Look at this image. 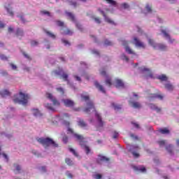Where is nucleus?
<instances>
[{"mask_svg": "<svg viewBox=\"0 0 179 179\" xmlns=\"http://www.w3.org/2000/svg\"><path fill=\"white\" fill-rule=\"evenodd\" d=\"M92 54H94V55H96L97 57H99V55H100V53L99 52V51H97L96 50H92Z\"/></svg>", "mask_w": 179, "mask_h": 179, "instance_id": "54", "label": "nucleus"}, {"mask_svg": "<svg viewBox=\"0 0 179 179\" xmlns=\"http://www.w3.org/2000/svg\"><path fill=\"white\" fill-rule=\"evenodd\" d=\"M120 58L121 59H122V61H125L126 62H128L129 61V58L124 53H122L121 55Z\"/></svg>", "mask_w": 179, "mask_h": 179, "instance_id": "36", "label": "nucleus"}, {"mask_svg": "<svg viewBox=\"0 0 179 179\" xmlns=\"http://www.w3.org/2000/svg\"><path fill=\"white\" fill-rule=\"evenodd\" d=\"M10 66H11V68H12V69H13V71H16V69H17V66H16V65H15V64H13V63H10Z\"/></svg>", "mask_w": 179, "mask_h": 179, "instance_id": "58", "label": "nucleus"}, {"mask_svg": "<svg viewBox=\"0 0 179 179\" xmlns=\"http://www.w3.org/2000/svg\"><path fill=\"white\" fill-rule=\"evenodd\" d=\"M151 12H152V7L149 4H147L145 6V10L144 11V13H151Z\"/></svg>", "mask_w": 179, "mask_h": 179, "instance_id": "37", "label": "nucleus"}, {"mask_svg": "<svg viewBox=\"0 0 179 179\" xmlns=\"http://www.w3.org/2000/svg\"><path fill=\"white\" fill-rule=\"evenodd\" d=\"M131 125H133V127L134 128H136V129H139L141 128V127L139 126V124H138V122H132Z\"/></svg>", "mask_w": 179, "mask_h": 179, "instance_id": "45", "label": "nucleus"}, {"mask_svg": "<svg viewBox=\"0 0 179 179\" xmlns=\"http://www.w3.org/2000/svg\"><path fill=\"white\" fill-rule=\"evenodd\" d=\"M94 86L99 90V92H101V93H106V90H104V87H103V85H100L99 82L95 81L94 82Z\"/></svg>", "mask_w": 179, "mask_h": 179, "instance_id": "30", "label": "nucleus"}, {"mask_svg": "<svg viewBox=\"0 0 179 179\" xmlns=\"http://www.w3.org/2000/svg\"><path fill=\"white\" fill-rule=\"evenodd\" d=\"M38 142L43 145L45 149H47V148H50V146H52L53 148H58V144H57L54 140L50 138H38Z\"/></svg>", "mask_w": 179, "mask_h": 179, "instance_id": "5", "label": "nucleus"}, {"mask_svg": "<svg viewBox=\"0 0 179 179\" xmlns=\"http://www.w3.org/2000/svg\"><path fill=\"white\" fill-rule=\"evenodd\" d=\"M127 150H129V152H131L132 153L134 157H139V153H138V150H139V147L138 145H129L127 146Z\"/></svg>", "mask_w": 179, "mask_h": 179, "instance_id": "13", "label": "nucleus"}, {"mask_svg": "<svg viewBox=\"0 0 179 179\" xmlns=\"http://www.w3.org/2000/svg\"><path fill=\"white\" fill-rule=\"evenodd\" d=\"M45 32L48 37H50V38H55V34H52L51 31L45 30Z\"/></svg>", "mask_w": 179, "mask_h": 179, "instance_id": "39", "label": "nucleus"}, {"mask_svg": "<svg viewBox=\"0 0 179 179\" xmlns=\"http://www.w3.org/2000/svg\"><path fill=\"white\" fill-rule=\"evenodd\" d=\"M6 9L8 13L10 15V16H13L14 13L13 11L12 10V8H6Z\"/></svg>", "mask_w": 179, "mask_h": 179, "instance_id": "47", "label": "nucleus"}, {"mask_svg": "<svg viewBox=\"0 0 179 179\" xmlns=\"http://www.w3.org/2000/svg\"><path fill=\"white\" fill-rule=\"evenodd\" d=\"M66 176L69 178H72L73 176L72 173H71L69 171H67L66 173Z\"/></svg>", "mask_w": 179, "mask_h": 179, "instance_id": "59", "label": "nucleus"}, {"mask_svg": "<svg viewBox=\"0 0 179 179\" xmlns=\"http://www.w3.org/2000/svg\"><path fill=\"white\" fill-rule=\"evenodd\" d=\"M135 68L138 70V73H141L143 75V76H145L147 79H153L155 78L153 76V73H152V71L150 69L145 66H141L138 67V64H136Z\"/></svg>", "mask_w": 179, "mask_h": 179, "instance_id": "4", "label": "nucleus"}, {"mask_svg": "<svg viewBox=\"0 0 179 179\" xmlns=\"http://www.w3.org/2000/svg\"><path fill=\"white\" fill-rule=\"evenodd\" d=\"M63 124L67 127V132L68 134H71L73 138L77 139L78 142H80V145H81L82 148L85 151L87 155H90V148L86 145V143H83V136L76 134L72 129L69 127V122L64 121Z\"/></svg>", "mask_w": 179, "mask_h": 179, "instance_id": "2", "label": "nucleus"}, {"mask_svg": "<svg viewBox=\"0 0 179 179\" xmlns=\"http://www.w3.org/2000/svg\"><path fill=\"white\" fill-rule=\"evenodd\" d=\"M10 92H9V91H8L7 90H3L0 91V96H1V97H5L6 96H10Z\"/></svg>", "mask_w": 179, "mask_h": 179, "instance_id": "33", "label": "nucleus"}, {"mask_svg": "<svg viewBox=\"0 0 179 179\" xmlns=\"http://www.w3.org/2000/svg\"><path fill=\"white\" fill-rule=\"evenodd\" d=\"M92 19H94L95 23H97L98 24H100L101 23V20H100L99 17H95L94 15L92 16Z\"/></svg>", "mask_w": 179, "mask_h": 179, "instance_id": "42", "label": "nucleus"}, {"mask_svg": "<svg viewBox=\"0 0 179 179\" xmlns=\"http://www.w3.org/2000/svg\"><path fill=\"white\" fill-rule=\"evenodd\" d=\"M121 6L124 8V9H129V4L127 3H123L121 4Z\"/></svg>", "mask_w": 179, "mask_h": 179, "instance_id": "50", "label": "nucleus"}, {"mask_svg": "<svg viewBox=\"0 0 179 179\" xmlns=\"http://www.w3.org/2000/svg\"><path fill=\"white\" fill-rule=\"evenodd\" d=\"M13 101L15 104H23V92H20L14 96Z\"/></svg>", "mask_w": 179, "mask_h": 179, "instance_id": "16", "label": "nucleus"}, {"mask_svg": "<svg viewBox=\"0 0 179 179\" xmlns=\"http://www.w3.org/2000/svg\"><path fill=\"white\" fill-rule=\"evenodd\" d=\"M65 162L66 163V164L68 166H73V164H74L73 161H72V159H71L69 158H66Z\"/></svg>", "mask_w": 179, "mask_h": 179, "instance_id": "38", "label": "nucleus"}, {"mask_svg": "<svg viewBox=\"0 0 179 179\" xmlns=\"http://www.w3.org/2000/svg\"><path fill=\"white\" fill-rule=\"evenodd\" d=\"M13 170L15 174H19V173L22 171V166H20L19 164H14L13 165Z\"/></svg>", "mask_w": 179, "mask_h": 179, "instance_id": "27", "label": "nucleus"}, {"mask_svg": "<svg viewBox=\"0 0 179 179\" xmlns=\"http://www.w3.org/2000/svg\"><path fill=\"white\" fill-rule=\"evenodd\" d=\"M56 90L57 92H58L59 93H60V94H64V88L59 87H56Z\"/></svg>", "mask_w": 179, "mask_h": 179, "instance_id": "46", "label": "nucleus"}, {"mask_svg": "<svg viewBox=\"0 0 179 179\" xmlns=\"http://www.w3.org/2000/svg\"><path fill=\"white\" fill-rule=\"evenodd\" d=\"M81 99L87 103L86 107L83 108L84 113H86L87 114L94 113L96 118V121L90 119V124L94 125L98 131H101V129H103V127L104 126V122L101 120V116L97 112V110H96V108H94V103H93L92 101H90L89 94H87V93L82 94Z\"/></svg>", "mask_w": 179, "mask_h": 179, "instance_id": "1", "label": "nucleus"}, {"mask_svg": "<svg viewBox=\"0 0 179 179\" xmlns=\"http://www.w3.org/2000/svg\"><path fill=\"white\" fill-rule=\"evenodd\" d=\"M148 43L154 50H161V51L167 50V45L163 43H156L153 39L149 38Z\"/></svg>", "mask_w": 179, "mask_h": 179, "instance_id": "8", "label": "nucleus"}, {"mask_svg": "<svg viewBox=\"0 0 179 179\" xmlns=\"http://www.w3.org/2000/svg\"><path fill=\"white\" fill-rule=\"evenodd\" d=\"M158 145L161 148H166V150L169 155H173V145L171 144L167 145V141L160 140L158 141Z\"/></svg>", "mask_w": 179, "mask_h": 179, "instance_id": "11", "label": "nucleus"}, {"mask_svg": "<svg viewBox=\"0 0 179 179\" xmlns=\"http://www.w3.org/2000/svg\"><path fill=\"white\" fill-rule=\"evenodd\" d=\"M112 107L114 108L115 110H121V105H118L117 103H112Z\"/></svg>", "mask_w": 179, "mask_h": 179, "instance_id": "40", "label": "nucleus"}, {"mask_svg": "<svg viewBox=\"0 0 179 179\" xmlns=\"http://www.w3.org/2000/svg\"><path fill=\"white\" fill-rule=\"evenodd\" d=\"M159 132L161 134H162L163 135H169V134H170V130L168 129L164 128V129H160Z\"/></svg>", "mask_w": 179, "mask_h": 179, "instance_id": "35", "label": "nucleus"}, {"mask_svg": "<svg viewBox=\"0 0 179 179\" xmlns=\"http://www.w3.org/2000/svg\"><path fill=\"white\" fill-rule=\"evenodd\" d=\"M150 97V99H158V100H163L164 96L162 94H153Z\"/></svg>", "mask_w": 179, "mask_h": 179, "instance_id": "32", "label": "nucleus"}, {"mask_svg": "<svg viewBox=\"0 0 179 179\" xmlns=\"http://www.w3.org/2000/svg\"><path fill=\"white\" fill-rule=\"evenodd\" d=\"M99 11L101 13V15H103L105 22H106L109 24H111L112 26H115V24H117V23H115V22H114V20H113L111 18H110L108 16H107V14H106V13L104 11H103L100 9H99Z\"/></svg>", "mask_w": 179, "mask_h": 179, "instance_id": "18", "label": "nucleus"}, {"mask_svg": "<svg viewBox=\"0 0 179 179\" xmlns=\"http://www.w3.org/2000/svg\"><path fill=\"white\" fill-rule=\"evenodd\" d=\"M23 55H24V59H27V61H31V57H30V55H27V53L24 52Z\"/></svg>", "mask_w": 179, "mask_h": 179, "instance_id": "44", "label": "nucleus"}, {"mask_svg": "<svg viewBox=\"0 0 179 179\" xmlns=\"http://www.w3.org/2000/svg\"><path fill=\"white\" fill-rule=\"evenodd\" d=\"M130 137L134 140V141H138V136H135L134 134H130Z\"/></svg>", "mask_w": 179, "mask_h": 179, "instance_id": "53", "label": "nucleus"}, {"mask_svg": "<svg viewBox=\"0 0 179 179\" xmlns=\"http://www.w3.org/2000/svg\"><path fill=\"white\" fill-rule=\"evenodd\" d=\"M165 89L168 90L169 92H173L174 90V85L170 83L169 81H166L164 83Z\"/></svg>", "mask_w": 179, "mask_h": 179, "instance_id": "23", "label": "nucleus"}, {"mask_svg": "<svg viewBox=\"0 0 179 179\" xmlns=\"http://www.w3.org/2000/svg\"><path fill=\"white\" fill-rule=\"evenodd\" d=\"M73 78H74L75 80H77V82H79V83L82 82V79L80 78V77L79 76L74 75Z\"/></svg>", "mask_w": 179, "mask_h": 179, "instance_id": "49", "label": "nucleus"}, {"mask_svg": "<svg viewBox=\"0 0 179 179\" xmlns=\"http://www.w3.org/2000/svg\"><path fill=\"white\" fill-rule=\"evenodd\" d=\"M69 151L74 155V156H78V153H76V151L73 150V148H69Z\"/></svg>", "mask_w": 179, "mask_h": 179, "instance_id": "57", "label": "nucleus"}, {"mask_svg": "<svg viewBox=\"0 0 179 179\" xmlns=\"http://www.w3.org/2000/svg\"><path fill=\"white\" fill-rule=\"evenodd\" d=\"M108 160V158L106 157L105 156L99 155L96 162L98 164H103V163H107Z\"/></svg>", "mask_w": 179, "mask_h": 179, "instance_id": "22", "label": "nucleus"}, {"mask_svg": "<svg viewBox=\"0 0 179 179\" xmlns=\"http://www.w3.org/2000/svg\"><path fill=\"white\" fill-rule=\"evenodd\" d=\"M70 117V114L64 113L63 115V118L59 116H54L49 119V122H51V124H53V125H57L59 121H62V120H65V118H69Z\"/></svg>", "mask_w": 179, "mask_h": 179, "instance_id": "10", "label": "nucleus"}, {"mask_svg": "<svg viewBox=\"0 0 179 179\" xmlns=\"http://www.w3.org/2000/svg\"><path fill=\"white\" fill-rule=\"evenodd\" d=\"M139 99V96L136 94H134L133 96L131 98L129 101V104L133 108H142V104L141 103L136 101Z\"/></svg>", "mask_w": 179, "mask_h": 179, "instance_id": "9", "label": "nucleus"}, {"mask_svg": "<svg viewBox=\"0 0 179 179\" xmlns=\"http://www.w3.org/2000/svg\"><path fill=\"white\" fill-rule=\"evenodd\" d=\"M69 3L71 5V6L76 7V2L69 1Z\"/></svg>", "mask_w": 179, "mask_h": 179, "instance_id": "61", "label": "nucleus"}, {"mask_svg": "<svg viewBox=\"0 0 179 179\" xmlns=\"http://www.w3.org/2000/svg\"><path fill=\"white\" fill-rule=\"evenodd\" d=\"M80 76H85V79H87V80H89L90 78H89V74L85 72L80 73Z\"/></svg>", "mask_w": 179, "mask_h": 179, "instance_id": "48", "label": "nucleus"}, {"mask_svg": "<svg viewBox=\"0 0 179 179\" xmlns=\"http://www.w3.org/2000/svg\"><path fill=\"white\" fill-rule=\"evenodd\" d=\"M78 127H80V128H83V129H87V124L83 119L78 120Z\"/></svg>", "mask_w": 179, "mask_h": 179, "instance_id": "25", "label": "nucleus"}, {"mask_svg": "<svg viewBox=\"0 0 179 179\" xmlns=\"http://www.w3.org/2000/svg\"><path fill=\"white\" fill-rule=\"evenodd\" d=\"M63 142L64 143H66V142H68V137L66 136L63 137Z\"/></svg>", "mask_w": 179, "mask_h": 179, "instance_id": "64", "label": "nucleus"}, {"mask_svg": "<svg viewBox=\"0 0 179 179\" xmlns=\"http://www.w3.org/2000/svg\"><path fill=\"white\" fill-rule=\"evenodd\" d=\"M56 24L57 26H59V27H62L60 29V31L62 34H64L65 36H72L73 34V31L65 27L63 22L61 21H56Z\"/></svg>", "mask_w": 179, "mask_h": 179, "instance_id": "7", "label": "nucleus"}, {"mask_svg": "<svg viewBox=\"0 0 179 179\" xmlns=\"http://www.w3.org/2000/svg\"><path fill=\"white\" fill-rule=\"evenodd\" d=\"M134 170H137L138 171H141V173H145L146 168L145 166H134Z\"/></svg>", "mask_w": 179, "mask_h": 179, "instance_id": "34", "label": "nucleus"}, {"mask_svg": "<svg viewBox=\"0 0 179 179\" xmlns=\"http://www.w3.org/2000/svg\"><path fill=\"white\" fill-rule=\"evenodd\" d=\"M62 101L66 107H73L75 106V102L71 99H63Z\"/></svg>", "mask_w": 179, "mask_h": 179, "instance_id": "26", "label": "nucleus"}, {"mask_svg": "<svg viewBox=\"0 0 179 179\" xmlns=\"http://www.w3.org/2000/svg\"><path fill=\"white\" fill-rule=\"evenodd\" d=\"M107 3L110 5L109 9H106V12H110V13H115V10L117 9V2L114 0H105Z\"/></svg>", "mask_w": 179, "mask_h": 179, "instance_id": "14", "label": "nucleus"}, {"mask_svg": "<svg viewBox=\"0 0 179 179\" xmlns=\"http://www.w3.org/2000/svg\"><path fill=\"white\" fill-rule=\"evenodd\" d=\"M62 41L63 44H64V45H68V46L71 45L69 42L66 39H62Z\"/></svg>", "mask_w": 179, "mask_h": 179, "instance_id": "52", "label": "nucleus"}, {"mask_svg": "<svg viewBox=\"0 0 179 179\" xmlns=\"http://www.w3.org/2000/svg\"><path fill=\"white\" fill-rule=\"evenodd\" d=\"M1 75H2V76H5V75H8V73L6 71H1L0 72Z\"/></svg>", "mask_w": 179, "mask_h": 179, "instance_id": "63", "label": "nucleus"}, {"mask_svg": "<svg viewBox=\"0 0 179 179\" xmlns=\"http://www.w3.org/2000/svg\"><path fill=\"white\" fill-rule=\"evenodd\" d=\"M41 13L43 16H51V13L47 10H42L41 11Z\"/></svg>", "mask_w": 179, "mask_h": 179, "instance_id": "43", "label": "nucleus"}, {"mask_svg": "<svg viewBox=\"0 0 179 179\" xmlns=\"http://www.w3.org/2000/svg\"><path fill=\"white\" fill-rule=\"evenodd\" d=\"M52 73L53 75H56V76H62V79L67 82V85L72 86V84H71V82L68 80V75L64 73L62 69L55 70Z\"/></svg>", "mask_w": 179, "mask_h": 179, "instance_id": "12", "label": "nucleus"}, {"mask_svg": "<svg viewBox=\"0 0 179 179\" xmlns=\"http://www.w3.org/2000/svg\"><path fill=\"white\" fill-rule=\"evenodd\" d=\"M30 100H31V96L27 92L23 93V106H29L30 103Z\"/></svg>", "mask_w": 179, "mask_h": 179, "instance_id": "21", "label": "nucleus"}, {"mask_svg": "<svg viewBox=\"0 0 179 179\" xmlns=\"http://www.w3.org/2000/svg\"><path fill=\"white\" fill-rule=\"evenodd\" d=\"M169 31L167 29L161 30L163 37L166 38V40H167L169 43H170V44H173V43H176V39L171 38V37L170 36V34H169Z\"/></svg>", "mask_w": 179, "mask_h": 179, "instance_id": "15", "label": "nucleus"}, {"mask_svg": "<svg viewBox=\"0 0 179 179\" xmlns=\"http://www.w3.org/2000/svg\"><path fill=\"white\" fill-rule=\"evenodd\" d=\"M148 106L151 110L156 111V113H160V111H162V108L156 106L155 104L150 103Z\"/></svg>", "mask_w": 179, "mask_h": 179, "instance_id": "28", "label": "nucleus"}, {"mask_svg": "<svg viewBox=\"0 0 179 179\" xmlns=\"http://www.w3.org/2000/svg\"><path fill=\"white\" fill-rule=\"evenodd\" d=\"M0 58L1 59H2V61H8V57H6V56H5L4 55H1Z\"/></svg>", "mask_w": 179, "mask_h": 179, "instance_id": "55", "label": "nucleus"}, {"mask_svg": "<svg viewBox=\"0 0 179 179\" xmlns=\"http://www.w3.org/2000/svg\"><path fill=\"white\" fill-rule=\"evenodd\" d=\"M133 44L137 48H145L146 45L142 41H141L138 38L134 37L133 40Z\"/></svg>", "mask_w": 179, "mask_h": 179, "instance_id": "19", "label": "nucleus"}, {"mask_svg": "<svg viewBox=\"0 0 179 179\" xmlns=\"http://www.w3.org/2000/svg\"><path fill=\"white\" fill-rule=\"evenodd\" d=\"M136 30L138 33H141L142 34V33H143L142 31V29L139 27H136Z\"/></svg>", "mask_w": 179, "mask_h": 179, "instance_id": "62", "label": "nucleus"}, {"mask_svg": "<svg viewBox=\"0 0 179 179\" xmlns=\"http://www.w3.org/2000/svg\"><path fill=\"white\" fill-rule=\"evenodd\" d=\"M66 15L67 16V17H69V20H71V22H73L74 23H76V27H78V29H79V30H82V25L76 22V20L75 19V15H73L72 13L66 12Z\"/></svg>", "mask_w": 179, "mask_h": 179, "instance_id": "17", "label": "nucleus"}, {"mask_svg": "<svg viewBox=\"0 0 179 179\" xmlns=\"http://www.w3.org/2000/svg\"><path fill=\"white\" fill-rule=\"evenodd\" d=\"M93 178L95 179H101V175L99 173H95L93 175Z\"/></svg>", "mask_w": 179, "mask_h": 179, "instance_id": "51", "label": "nucleus"}, {"mask_svg": "<svg viewBox=\"0 0 179 179\" xmlns=\"http://www.w3.org/2000/svg\"><path fill=\"white\" fill-rule=\"evenodd\" d=\"M119 136V134H118V132H117V131H114L113 132V139H117V137Z\"/></svg>", "mask_w": 179, "mask_h": 179, "instance_id": "56", "label": "nucleus"}, {"mask_svg": "<svg viewBox=\"0 0 179 179\" xmlns=\"http://www.w3.org/2000/svg\"><path fill=\"white\" fill-rule=\"evenodd\" d=\"M46 97L47 99H49V100H50V101H52V103H53V106H59V102L58 101V100H57L56 98H55L54 95H52V94L51 93H47L46 94Z\"/></svg>", "mask_w": 179, "mask_h": 179, "instance_id": "20", "label": "nucleus"}, {"mask_svg": "<svg viewBox=\"0 0 179 179\" xmlns=\"http://www.w3.org/2000/svg\"><path fill=\"white\" fill-rule=\"evenodd\" d=\"M100 73L102 75V76H105L106 78V85L107 86H115V87H117L118 89L124 87V81L120 78L115 79L114 82L111 80V76H109L108 73H106V70L104 69H102L100 70Z\"/></svg>", "mask_w": 179, "mask_h": 179, "instance_id": "3", "label": "nucleus"}, {"mask_svg": "<svg viewBox=\"0 0 179 179\" xmlns=\"http://www.w3.org/2000/svg\"><path fill=\"white\" fill-rule=\"evenodd\" d=\"M30 45L31 47H37V45H38V41L36 40H31L30 41Z\"/></svg>", "mask_w": 179, "mask_h": 179, "instance_id": "41", "label": "nucleus"}, {"mask_svg": "<svg viewBox=\"0 0 179 179\" xmlns=\"http://www.w3.org/2000/svg\"><path fill=\"white\" fill-rule=\"evenodd\" d=\"M31 113L34 117H41V112L37 108H33L31 109Z\"/></svg>", "mask_w": 179, "mask_h": 179, "instance_id": "24", "label": "nucleus"}, {"mask_svg": "<svg viewBox=\"0 0 179 179\" xmlns=\"http://www.w3.org/2000/svg\"><path fill=\"white\" fill-rule=\"evenodd\" d=\"M44 107L45 108H47L48 110H49L50 111H55V108H54V106H52V105L51 103H45Z\"/></svg>", "mask_w": 179, "mask_h": 179, "instance_id": "31", "label": "nucleus"}, {"mask_svg": "<svg viewBox=\"0 0 179 179\" xmlns=\"http://www.w3.org/2000/svg\"><path fill=\"white\" fill-rule=\"evenodd\" d=\"M105 45H111V43L108 40L105 41Z\"/></svg>", "mask_w": 179, "mask_h": 179, "instance_id": "60", "label": "nucleus"}, {"mask_svg": "<svg viewBox=\"0 0 179 179\" xmlns=\"http://www.w3.org/2000/svg\"><path fill=\"white\" fill-rule=\"evenodd\" d=\"M122 44L124 47V51L127 52V54L131 55L132 58H138V53L134 51L131 47H129V42L127 41H122Z\"/></svg>", "mask_w": 179, "mask_h": 179, "instance_id": "6", "label": "nucleus"}, {"mask_svg": "<svg viewBox=\"0 0 179 179\" xmlns=\"http://www.w3.org/2000/svg\"><path fill=\"white\" fill-rule=\"evenodd\" d=\"M157 79H159V80H160L161 82H163V83H166V82H168L167 80H169V77L164 74H162L160 76H157Z\"/></svg>", "mask_w": 179, "mask_h": 179, "instance_id": "29", "label": "nucleus"}]
</instances>
